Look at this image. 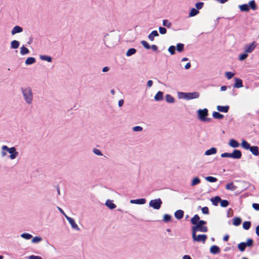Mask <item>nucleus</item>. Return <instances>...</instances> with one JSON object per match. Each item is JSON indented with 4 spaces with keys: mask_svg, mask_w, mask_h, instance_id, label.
Returning a JSON list of instances; mask_svg holds the SVG:
<instances>
[{
    "mask_svg": "<svg viewBox=\"0 0 259 259\" xmlns=\"http://www.w3.org/2000/svg\"><path fill=\"white\" fill-rule=\"evenodd\" d=\"M20 91L25 103L28 105H32L34 100V93L31 87L29 86L22 87Z\"/></svg>",
    "mask_w": 259,
    "mask_h": 259,
    "instance_id": "1",
    "label": "nucleus"
},
{
    "mask_svg": "<svg viewBox=\"0 0 259 259\" xmlns=\"http://www.w3.org/2000/svg\"><path fill=\"white\" fill-rule=\"evenodd\" d=\"M8 153L10 154L9 158L11 160H14L19 156V152L15 147H9L7 145H3L1 148V157H6Z\"/></svg>",
    "mask_w": 259,
    "mask_h": 259,
    "instance_id": "2",
    "label": "nucleus"
},
{
    "mask_svg": "<svg viewBox=\"0 0 259 259\" xmlns=\"http://www.w3.org/2000/svg\"><path fill=\"white\" fill-rule=\"evenodd\" d=\"M198 118L201 121L208 122L210 120V118H207L208 115V110L206 108L199 109L197 111Z\"/></svg>",
    "mask_w": 259,
    "mask_h": 259,
    "instance_id": "3",
    "label": "nucleus"
},
{
    "mask_svg": "<svg viewBox=\"0 0 259 259\" xmlns=\"http://www.w3.org/2000/svg\"><path fill=\"white\" fill-rule=\"evenodd\" d=\"M197 229L196 228H194V231H192V237L193 240L194 241H196L198 242H202L204 243L207 238L206 235L205 234H201V235H196Z\"/></svg>",
    "mask_w": 259,
    "mask_h": 259,
    "instance_id": "4",
    "label": "nucleus"
},
{
    "mask_svg": "<svg viewBox=\"0 0 259 259\" xmlns=\"http://www.w3.org/2000/svg\"><path fill=\"white\" fill-rule=\"evenodd\" d=\"M162 203V202L160 198L151 200L149 202V206L155 209H159Z\"/></svg>",
    "mask_w": 259,
    "mask_h": 259,
    "instance_id": "5",
    "label": "nucleus"
},
{
    "mask_svg": "<svg viewBox=\"0 0 259 259\" xmlns=\"http://www.w3.org/2000/svg\"><path fill=\"white\" fill-rule=\"evenodd\" d=\"M257 44L253 41L251 43L247 44L244 47V52L247 54L252 53L256 47Z\"/></svg>",
    "mask_w": 259,
    "mask_h": 259,
    "instance_id": "6",
    "label": "nucleus"
},
{
    "mask_svg": "<svg viewBox=\"0 0 259 259\" xmlns=\"http://www.w3.org/2000/svg\"><path fill=\"white\" fill-rule=\"evenodd\" d=\"M65 218L71 225L72 229L77 231H79L80 230L79 228L78 227V225L76 224L73 218L69 217L68 215H65Z\"/></svg>",
    "mask_w": 259,
    "mask_h": 259,
    "instance_id": "7",
    "label": "nucleus"
},
{
    "mask_svg": "<svg viewBox=\"0 0 259 259\" xmlns=\"http://www.w3.org/2000/svg\"><path fill=\"white\" fill-rule=\"evenodd\" d=\"M231 158L233 159H238L242 156L241 152L239 150H234L233 152L231 153Z\"/></svg>",
    "mask_w": 259,
    "mask_h": 259,
    "instance_id": "8",
    "label": "nucleus"
},
{
    "mask_svg": "<svg viewBox=\"0 0 259 259\" xmlns=\"http://www.w3.org/2000/svg\"><path fill=\"white\" fill-rule=\"evenodd\" d=\"M194 228H196L197 232L200 231L201 232H206L207 231V228L203 225H195L192 227V230L194 231Z\"/></svg>",
    "mask_w": 259,
    "mask_h": 259,
    "instance_id": "9",
    "label": "nucleus"
},
{
    "mask_svg": "<svg viewBox=\"0 0 259 259\" xmlns=\"http://www.w3.org/2000/svg\"><path fill=\"white\" fill-rule=\"evenodd\" d=\"M228 145L232 148H238L240 146V144L235 139H231L229 141Z\"/></svg>",
    "mask_w": 259,
    "mask_h": 259,
    "instance_id": "10",
    "label": "nucleus"
},
{
    "mask_svg": "<svg viewBox=\"0 0 259 259\" xmlns=\"http://www.w3.org/2000/svg\"><path fill=\"white\" fill-rule=\"evenodd\" d=\"M146 202L145 198H141L138 199H132L130 200V203L132 204H144Z\"/></svg>",
    "mask_w": 259,
    "mask_h": 259,
    "instance_id": "11",
    "label": "nucleus"
},
{
    "mask_svg": "<svg viewBox=\"0 0 259 259\" xmlns=\"http://www.w3.org/2000/svg\"><path fill=\"white\" fill-rule=\"evenodd\" d=\"M217 152V149L215 147H211L210 149H208L205 151L204 155L205 156H209L214 155Z\"/></svg>",
    "mask_w": 259,
    "mask_h": 259,
    "instance_id": "12",
    "label": "nucleus"
},
{
    "mask_svg": "<svg viewBox=\"0 0 259 259\" xmlns=\"http://www.w3.org/2000/svg\"><path fill=\"white\" fill-rule=\"evenodd\" d=\"M23 31V28L19 26H15L11 31L12 35H14L17 33H21Z\"/></svg>",
    "mask_w": 259,
    "mask_h": 259,
    "instance_id": "13",
    "label": "nucleus"
},
{
    "mask_svg": "<svg viewBox=\"0 0 259 259\" xmlns=\"http://www.w3.org/2000/svg\"><path fill=\"white\" fill-rule=\"evenodd\" d=\"M200 183H201L200 179L198 177H195L193 178L192 179V180H191L190 186L191 187H194V186L199 184Z\"/></svg>",
    "mask_w": 259,
    "mask_h": 259,
    "instance_id": "14",
    "label": "nucleus"
},
{
    "mask_svg": "<svg viewBox=\"0 0 259 259\" xmlns=\"http://www.w3.org/2000/svg\"><path fill=\"white\" fill-rule=\"evenodd\" d=\"M159 36V34L156 30L152 31L148 36V39L150 41H153L154 40V37Z\"/></svg>",
    "mask_w": 259,
    "mask_h": 259,
    "instance_id": "15",
    "label": "nucleus"
},
{
    "mask_svg": "<svg viewBox=\"0 0 259 259\" xmlns=\"http://www.w3.org/2000/svg\"><path fill=\"white\" fill-rule=\"evenodd\" d=\"M210 252L213 254H218L220 253V249L217 245H212L210 248Z\"/></svg>",
    "mask_w": 259,
    "mask_h": 259,
    "instance_id": "16",
    "label": "nucleus"
},
{
    "mask_svg": "<svg viewBox=\"0 0 259 259\" xmlns=\"http://www.w3.org/2000/svg\"><path fill=\"white\" fill-rule=\"evenodd\" d=\"M217 109L219 112L227 113V112H228V111L229 110V106H223L219 105V106H217Z\"/></svg>",
    "mask_w": 259,
    "mask_h": 259,
    "instance_id": "17",
    "label": "nucleus"
},
{
    "mask_svg": "<svg viewBox=\"0 0 259 259\" xmlns=\"http://www.w3.org/2000/svg\"><path fill=\"white\" fill-rule=\"evenodd\" d=\"M105 205L111 209H114L116 207V205L113 202V201L109 199L106 200Z\"/></svg>",
    "mask_w": 259,
    "mask_h": 259,
    "instance_id": "18",
    "label": "nucleus"
},
{
    "mask_svg": "<svg viewBox=\"0 0 259 259\" xmlns=\"http://www.w3.org/2000/svg\"><path fill=\"white\" fill-rule=\"evenodd\" d=\"M188 95L189 100L199 98V93L198 92L188 93Z\"/></svg>",
    "mask_w": 259,
    "mask_h": 259,
    "instance_id": "19",
    "label": "nucleus"
},
{
    "mask_svg": "<svg viewBox=\"0 0 259 259\" xmlns=\"http://www.w3.org/2000/svg\"><path fill=\"white\" fill-rule=\"evenodd\" d=\"M36 62V59L34 57H30L27 58L26 60L25 61V64L26 65H30L34 63H35Z\"/></svg>",
    "mask_w": 259,
    "mask_h": 259,
    "instance_id": "20",
    "label": "nucleus"
},
{
    "mask_svg": "<svg viewBox=\"0 0 259 259\" xmlns=\"http://www.w3.org/2000/svg\"><path fill=\"white\" fill-rule=\"evenodd\" d=\"M235 84L234 87L236 88H240L243 87L242 81L241 79L238 78H235Z\"/></svg>",
    "mask_w": 259,
    "mask_h": 259,
    "instance_id": "21",
    "label": "nucleus"
},
{
    "mask_svg": "<svg viewBox=\"0 0 259 259\" xmlns=\"http://www.w3.org/2000/svg\"><path fill=\"white\" fill-rule=\"evenodd\" d=\"M163 93L161 91H158L154 96V100L156 101H160L163 100Z\"/></svg>",
    "mask_w": 259,
    "mask_h": 259,
    "instance_id": "22",
    "label": "nucleus"
},
{
    "mask_svg": "<svg viewBox=\"0 0 259 259\" xmlns=\"http://www.w3.org/2000/svg\"><path fill=\"white\" fill-rule=\"evenodd\" d=\"M252 154L255 156H257L259 154L258 148L257 146H251L249 149Z\"/></svg>",
    "mask_w": 259,
    "mask_h": 259,
    "instance_id": "23",
    "label": "nucleus"
},
{
    "mask_svg": "<svg viewBox=\"0 0 259 259\" xmlns=\"http://www.w3.org/2000/svg\"><path fill=\"white\" fill-rule=\"evenodd\" d=\"M184 216V211L182 210H178L175 212V217L178 220L183 218Z\"/></svg>",
    "mask_w": 259,
    "mask_h": 259,
    "instance_id": "24",
    "label": "nucleus"
},
{
    "mask_svg": "<svg viewBox=\"0 0 259 259\" xmlns=\"http://www.w3.org/2000/svg\"><path fill=\"white\" fill-rule=\"evenodd\" d=\"M19 41L16 40H12L10 43V47L12 49H16L19 48Z\"/></svg>",
    "mask_w": 259,
    "mask_h": 259,
    "instance_id": "25",
    "label": "nucleus"
},
{
    "mask_svg": "<svg viewBox=\"0 0 259 259\" xmlns=\"http://www.w3.org/2000/svg\"><path fill=\"white\" fill-rule=\"evenodd\" d=\"M188 93L184 92H178V97L180 99H185L188 100Z\"/></svg>",
    "mask_w": 259,
    "mask_h": 259,
    "instance_id": "26",
    "label": "nucleus"
},
{
    "mask_svg": "<svg viewBox=\"0 0 259 259\" xmlns=\"http://www.w3.org/2000/svg\"><path fill=\"white\" fill-rule=\"evenodd\" d=\"M226 188L228 190L233 191L237 189V187L234 185L233 182H231L226 185Z\"/></svg>",
    "mask_w": 259,
    "mask_h": 259,
    "instance_id": "27",
    "label": "nucleus"
},
{
    "mask_svg": "<svg viewBox=\"0 0 259 259\" xmlns=\"http://www.w3.org/2000/svg\"><path fill=\"white\" fill-rule=\"evenodd\" d=\"M242 220L239 217H235L232 220L233 225L235 226H238L241 223Z\"/></svg>",
    "mask_w": 259,
    "mask_h": 259,
    "instance_id": "28",
    "label": "nucleus"
},
{
    "mask_svg": "<svg viewBox=\"0 0 259 259\" xmlns=\"http://www.w3.org/2000/svg\"><path fill=\"white\" fill-rule=\"evenodd\" d=\"M39 58L40 60L47 61L48 62H51L52 61V58L48 55H40Z\"/></svg>",
    "mask_w": 259,
    "mask_h": 259,
    "instance_id": "29",
    "label": "nucleus"
},
{
    "mask_svg": "<svg viewBox=\"0 0 259 259\" xmlns=\"http://www.w3.org/2000/svg\"><path fill=\"white\" fill-rule=\"evenodd\" d=\"M20 53L21 55L23 56L29 54V51L27 48L23 46L20 48Z\"/></svg>",
    "mask_w": 259,
    "mask_h": 259,
    "instance_id": "30",
    "label": "nucleus"
},
{
    "mask_svg": "<svg viewBox=\"0 0 259 259\" xmlns=\"http://www.w3.org/2000/svg\"><path fill=\"white\" fill-rule=\"evenodd\" d=\"M20 237L25 240H28L32 238V235L28 233H23L20 235Z\"/></svg>",
    "mask_w": 259,
    "mask_h": 259,
    "instance_id": "31",
    "label": "nucleus"
},
{
    "mask_svg": "<svg viewBox=\"0 0 259 259\" xmlns=\"http://www.w3.org/2000/svg\"><path fill=\"white\" fill-rule=\"evenodd\" d=\"M239 8L242 12H248L249 11V7L247 4L239 5Z\"/></svg>",
    "mask_w": 259,
    "mask_h": 259,
    "instance_id": "32",
    "label": "nucleus"
},
{
    "mask_svg": "<svg viewBox=\"0 0 259 259\" xmlns=\"http://www.w3.org/2000/svg\"><path fill=\"white\" fill-rule=\"evenodd\" d=\"M241 145L243 148L246 150H249L250 148V144L245 140H242Z\"/></svg>",
    "mask_w": 259,
    "mask_h": 259,
    "instance_id": "33",
    "label": "nucleus"
},
{
    "mask_svg": "<svg viewBox=\"0 0 259 259\" xmlns=\"http://www.w3.org/2000/svg\"><path fill=\"white\" fill-rule=\"evenodd\" d=\"M42 240V238L40 236H35L34 237H32L31 240L32 243H38L41 242Z\"/></svg>",
    "mask_w": 259,
    "mask_h": 259,
    "instance_id": "34",
    "label": "nucleus"
},
{
    "mask_svg": "<svg viewBox=\"0 0 259 259\" xmlns=\"http://www.w3.org/2000/svg\"><path fill=\"white\" fill-rule=\"evenodd\" d=\"M211 201L213 205H217L218 203L221 201V199L219 196H215L212 198Z\"/></svg>",
    "mask_w": 259,
    "mask_h": 259,
    "instance_id": "35",
    "label": "nucleus"
},
{
    "mask_svg": "<svg viewBox=\"0 0 259 259\" xmlns=\"http://www.w3.org/2000/svg\"><path fill=\"white\" fill-rule=\"evenodd\" d=\"M199 221V217L197 214H195L191 220L192 224L196 225Z\"/></svg>",
    "mask_w": 259,
    "mask_h": 259,
    "instance_id": "36",
    "label": "nucleus"
},
{
    "mask_svg": "<svg viewBox=\"0 0 259 259\" xmlns=\"http://www.w3.org/2000/svg\"><path fill=\"white\" fill-rule=\"evenodd\" d=\"M137 51L134 48H131L128 49L126 53V56L127 57L131 56L132 55H134L136 53Z\"/></svg>",
    "mask_w": 259,
    "mask_h": 259,
    "instance_id": "37",
    "label": "nucleus"
},
{
    "mask_svg": "<svg viewBox=\"0 0 259 259\" xmlns=\"http://www.w3.org/2000/svg\"><path fill=\"white\" fill-rule=\"evenodd\" d=\"M165 100L167 103H173L175 102V99L170 95L167 94L165 96Z\"/></svg>",
    "mask_w": 259,
    "mask_h": 259,
    "instance_id": "38",
    "label": "nucleus"
},
{
    "mask_svg": "<svg viewBox=\"0 0 259 259\" xmlns=\"http://www.w3.org/2000/svg\"><path fill=\"white\" fill-rule=\"evenodd\" d=\"M212 117L215 119H221L224 117V115L223 114H221L219 112H213L212 113Z\"/></svg>",
    "mask_w": 259,
    "mask_h": 259,
    "instance_id": "39",
    "label": "nucleus"
},
{
    "mask_svg": "<svg viewBox=\"0 0 259 259\" xmlns=\"http://www.w3.org/2000/svg\"><path fill=\"white\" fill-rule=\"evenodd\" d=\"M205 180L210 183H214L218 181V179L216 178L211 176L206 177L205 178Z\"/></svg>",
    "mask_w": 259,
    "mask_h": 259,
    "instance_id": "40",
    "label": "nucleus"
},
{
    "mask_svg": "<svg viewBox=\"0 0 259 259\" xmlns=\"http://www.w3.org/2000/svg\"><path fill=\"white\" fill-rule=\"evenodd\" d=\"M199 13V11L195 8H192L189 14V17H193Z\"/></svg>",
    "mask_w": 259,
    "mask_h": 259,
    "instance_id": "41",
    "label": "nucleus"
},
{
    "mask_svg": "<svg viewBox=\"0 0 259 259\" xmlns=\"http://www.w3.org/2000/svg\"><path fill=\"white\" fill-rule=\"evenodd\" d=\"M184 48V45L181 43H179L177 45L176 49L178 52H182L183 51Z\"/></svg>",
    "mask_w": 259,
    "mask_h": 259,
    "instance_id": "42",
    "label": "nucleus"
},
{
    "mask_svg": "<svg viewBox=\"0 0 259 259\" xmlns=\"http://www.w3.org/2000/svg\"><path fill=\"white\" fill-rule=\"evenodd\" d=\"M251 226V223L249 221H245L243 223V228L246 230H248Z\"/></svg>",
    "mask_w": 259,
    "mask_h": 259,
    "instance_id": "43",
    "label": "nucleus"
},
{
    "mask_svg": "<svg viewBox=\"0 0 259 259\" xmlns=\"http://www.w3.org/2000/svg\"><path fill=\"white\" fill-rule=\"evenodd\" d=\"M248 5L249 6V7L253 10L256 9V5L254 0L250 1Z\"/></svg>",
    "mask_w": 259,
    "mask_h": 259,
    "instance_id": "44",
    "label": "nucleus"
},
{
    "mask_svg": "<svg viewBox=\"0 0 259 259\" xmlns=\"http://www.w3.org/2000/svg\"><path fill=\"white\" fill-rule=\"evenodd\" d=\"M248 57V54L244 52V53L241 54L239 55L238 59L240 61L245 60Z\"/></svg>",
    "mask_w": 259,
    "mask_h": 259,
    "instance_id": "45",
    "label": "nucleus"
},
{
    "mask_svg": "<svg viewBox=\"0 0 259 259\" xmlns=\"http://www.w3.org/2000/svg\"><path fill=\"white\" fill-rule=\"evenodd\" d=\"M246 247L245 242H241L238 245V249L242 252L244 251Z\"/></svg>",
    "mask_w": 259,
    "mask_h": 259,
    "instance_id": "46",
    "label": "nucleus"
},
{
    "mask_svg": "<svg viewBox=\"0 0 259 259\" xmlns=\"http://www.w3.org/2000/svg\"><path fill=\"white\" fill-rule=\"evenodd\" d=\"M162 24L164 26L167 28H170L171 26V23L168 20H163L162 21Z\"/></svg>",
    "mask_w": 259,
    "mask_h": 259,
    "instance_id": "47",
    "label": "nucleus"
},
{
    "mask_svg": "<svg viewBox=\"0 0 259 259\" xmlns=\"http://www.w3.org/2000/svg\"><path fill=\"white\" fill-rule=\"evenodd\" d=\"M175 51L176 47L174 46H170L168 49V51L171 55H174L175 54Z\"/></svg>",
    "mask_w": 259,
    "mask_h": 259,
    "instance_id": "48",
    "label": "nucleus"
},
{
    "mask_svg": "<svg viewBox=\"0 0 259 259\" xmlns=\"http://www.w3.org/2000/svg\"><path fill=\"white\" fill-rule=\"evenodd\" d=\"M93 152L96 155H98V156H102L103 155V154H102V152L101 151V150L98 149L94 148L93 149Z\"/></svg>",
    "mask_w": 259,
    "mask_h": 259,
    "instance_id": "49",
    "label": "nucleus"
},
{
    "mask_svg": "<svg viewBox=\"0 0 259 259\" xmlns=\"http://www.w3.org/2000/svg\"><path fill=\"white\" fill-rule=\"evenodd\" d=\"M234 76V73L232 72H226L225 73V76L228 79H231Z\"/></svg>",
    "mask_w": 259,
    "mask_h": 259,
    "instance_id": "50",
    "label": "nucleus"
},
{
    "mask_svg": "<svg viewBox=\"0 0 259 259\" xmlns=\"http://www.w3.org/2000/svg\"><path fill=\"white\" fill-rule=\"evenodd\" d=\"M220 203L221 206L223 207H226L229 205V202L226 200H221Z\"/></svg>",
    "mask_w": 259,
    "mask_h": 259,
    "instance_id": "51",
    "label": "nucleus"
},
{
    "mask_svg": "<svg viewBox=\"0 0 259 259\" xmlns=\"http://www.w3.org/2000/svg\"><path fill=\"white\" fill-rule=\"evenodd\" d=\"M253 240L251 239H248L246 242H245V245L246 247H250L252 245Z\"/></svg>",
    "mask_w": 259,
    "mask_h": 259,
    "instance_id": "52",
    "label": "nucleus"
},
{
    "mask_svg": "<svg viewBox=\"0 0 259 259\" xmlns=\"http://www.w3.org/2000/svg\"><path fill=\"white\" fill-rule=\"evenodd\" d=\"M141 44L143 45V46L146 48V49H150V46L149 44L145 40H142L141 41Z\"/></svg>",
    "mask_w": 259,
    "mask_h": 259,
    "instance_id": "53",
    "label": "nucleus"
},
{
    "mask_svg": "<svg viewBox=\"0 0 259 259\" xmlns=\"http://www.w3.org/2000/svg\"><path fill=\"white\" fill-rule=\"evenodd\" d=\"M143 130V127L140 126H135L133 127V131L134 132H141Z\"/></svg>",
    "mask_w": 259,
    "mask_h": 259,
    "instance_id": "54",
    "label": "nucleus"
},
{
    "mask_svg": "<svg viewBox=\"0 0 259 259\" xmlns=\"http://www.w3.org/2000/svg\"><path fill=\"white\" fill-rule=\"evenodd\" d=\"M222 158H231V155L230 153L225 152L221 154Z\"/></svg>",
    "mask_w": 259,
    "mask_h": 259,
    "instance_id": "55",
    "label": "nucleus"
},
{
    "mask_svg": "<svg viewBox=\"0 0 259 259\" xmlns=\"http://www.w3.org/2000/svg\"><path fill=\"white\" fill-rule=\"evenodd\" d=\"M159 33L161 34H164L166 33V29L164 27H159Z\"/></svg>",
    "mask_w": 259,
    "mask_h": 259,
    "instance_id": "56",
    "label": "nucleus"
},
{
    "mask_svg": "<svg viewBox=\"0 0 259 259\" xmlns=\"http://www.w3.org/2000/svg\"><path fill=\"white\" fill-rule=\"evenodd\" d=\"M203 5H204L203 3L199 2V3H197L195 4V7L197 9L199 10V9H201L203 7Z\"/></svg>",
    "mask_w": 259,
    "mask_h": 259,
    "instance_id": "57",
    "label": "nucleus"
},
{
    "mask_svg": "<svg viewBox=\"0 0 259 259\" xmlns=\"http://www.w3.org/2000/svg\"><path fill=\"white\" fill-rule=\"evenodd\" d=\"M171 217L170 215L165 214L163 216V220L165 222H167L170 221V220L171 219Z\"/></svg>",
    "mask_w": 259,
    "mask_h": 259,
    "instance_id": "58",
    "label": "nucleus"
},
{
    "mask_svg": "<svg viewBox=\"0 0 259 259\" xmlns=\"http://www.w3.org/2000/svg\"><path fill=\"white\" fill-rule=\"evenodd\" d=\"M201 210L203 214H207L209 213V209L207 207H203L202 208Z\"/></svg>",
    "mask_w": 259,
    "mask_h": 259,
    "instance_id": "59",
    "label": "nucleus"
},
{
    "mask_svg": "<svg viewBox=\"0 0 259 259\" xmlns=\"http://www.w3.org/2000/svg\"><path fill=\"white\" fill-rule=\"evenodd\" d=\"M28 259H42L40 256L31 255L28 257Z\"/></svg>",
    "mask_w": 259,
    "mask_h": 259,
    "instance_id": "60",
    "label": "nucleus"
},
{
    "mask_svg": "<svg viewBox=\"0 0 259 259\" xmlns=\"http://www.w3.org/2000/svg\"><path fill=\"white\" fill-rule=\"evenodd\" d=\"M252 207L256 210H259V204L258 203H253Z\"/></svg>",
    "mask_w": 259,
    "mask_h": 259,
    "instance_id": "61",
    "label": "nucleus"
},
{
    "mask_svg": "<svg viewBox=\"0 0 259 259\" xmlns=\"http://www.w3.org/2000/svg\"><path fill=\"white\" fill-rule=\"evenodd\" d=\"M153 82L152 80H149L147 81V85L148 88H151L153 85Z\"/></svg>",
    "mask_w": 259,
    "mask_h": 259,
    "instance_id": "62",
    "label": "nucleus"
},
{
    "mask_svg": "<svg viewBox=\"0 0 259 259\" xmlns=\"http://www.w3.org/2000/svg\"><path fill=\"white\" fill-rule=\"evenodd\" d=\"M150 48L153 51H157V49H158V48L155 45H152L151 46H150Z\"/></svg>",
    "mask_w": 259,
    "mask_h": 259,
    "instance_id": "63",
    "label": "nucleus"
},
{
    "mask_svg": "<svg viewBox=\"0 0 259 259\" xmlns=\"http://www.w3.org/2000/svg\"><path fill=\"white\" fill-rule=\"evenodd\" d=\"M206 224V222L202 220H199L198 224L196 225H204Z\"/></svg>",
    "mask_w": 259,
    "mask_h": 259,
    "instance_id": "64",
    "label": "nucleus"
}]
</instances>
